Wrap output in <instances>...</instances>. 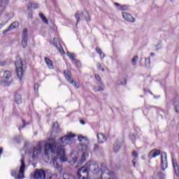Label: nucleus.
Wrapping results in <instances>:
<instances>
[{
  "instance_id": "f257e3e1",
  "label": "nucleus",
  "mask_w": 179,
  "mask_h": 179,
  "mask_svg": "<svg viewBox=\"0 0 179 179\" xmlns=\"http://www.w3.org/2000/svg\"><path fill=\"white\" fill-rule=\"evenodd\" d=\"M75 137V134H69L61 138L57 141L55 139H50L48 143H46L44 145V150L45 156H48L50 152L52 153H57V157H55L52 159V163L54 167L59 169L60 166L58 164V158L61 162H66V157H65V148H64V143L66 141H71L72 138Z\"/></svg>"
},
{
  "instance_id": "f03ea898",
  "label": "nucleus",
  "mask_w": 179,
  "mask_h": 179,
  "mask_svg": "<svg viewBox=\"0 0 179 179\" xmlns=\"http://www.w3.org/2000/svg\"><path fill=\"white\" fill-rule=\"evenodd\" d=\"M20 163H21V166L20 167L19 172L17 171V170L11 171V176L12 177H15V179L24 178V169H26V164L24 163V157L23 155H22Z\"/></svg>"
},
{
  "instance_id": "7ed1b4c3",
  "label": "nucleus",
  "mask_w": 179,
  "mask_h": 179,
  "mask_svg": "<svg viewBox=\"0 0 179 179\" xmlns=\"http://www.w3.org/2000/svg\"><path fill=\"white\" fill-rule=\"evenodd\" d=\"M16 73L20 80H22L23 78V63L20 57H17V61L15 62Z\"/></svg>"
},
{
  "instance_id": "20e7f679",
  "label": "nucleus",
  "mask_w": 179,
  "mask_h": 179,
  "mask_svg": "<svg viewBox=\"0 0 179 179\" xmlns=\"http://www.w3.org/2000/svg\"><path fill=\"white\" fill-rule=\"evenodd\" d=\"M78 141L81 142L80 143V146L83 153L89 152V139H87V137L83 136H78Z\"/></svg>"
},
{
  "instance_id": "39448f33",
  "label": "nucleus",
  "mask_w": 179,
  "mask_h": 179,
  "mask_svg": "<svg viewBox=\"0 0 179 179\" xmlns=\"http://www.w3.org/2000/svg\"><path fill=\"white\" fill-rule=\"evenodd\" d=\"M77 176L79 179H87V177H89V171L85 166L81 167L77 172Z\"/></svg>"
},
{
  "instance_id": "423d86ee",
  "label": "nucleus",
  "mask_w": 179,
  "mask_h": 179,
  "mask_svg": "<svg viewBox=\"0 0 179 179\" xmlns=\"http://www.w3.org/2000/svg\"><path fill=\"white\" fill-rule=\"evenodd\" d=\"M27 41H29V38L27 37V29L24 28L22 31L21 45L22 48H26L27 47Z\"/></svg>"
},
{
  "instance_id": "0eeeda50",
  "label": "nucleus",
  "mask_w": 179,
  "mask_h": 179,
  "mask_svg": "<svg viewBox=\"0 0 179 179\" xmlns=\"http://www.w3.org/2000/svg\"><path fill=\"white\" fill-rule=\"evenodd\" d=\"M33 178L34 179H45V171L43 169H36Z\"/></svg>"
},
{
  "instance_id": "6e6552de",
  "label": "nucleus",
  "mask_w": 179,
  "mask_h": 179,
  "mask_svg": "<svg viewBox=\"0 0 179 179\" xmlns=\"http://www.w3.org/2000/svg\"><path fill=\"white\" fill-rule=\"evenodd\" d=\"M161 166L162 169L164 171L167 167V153L164 152L161 154Z\"/></svg>"
},
{
  "instance_id": "1a4fd4ad",
  "label": "nucleus",
  "mask_w": 179,
  "mask_h": 179,
  "mask_svg": "<svg viewBox=\"0 0 179 179\" xmlns=\"http://www.w3.org/2000/svg\"><path fill=\"white\" fill-rule=\"evenodd\" d=\"M41 150H43V146L41 144H38L36 146L34 147L32 151V157L34 159L36 156L40 155L41 153Z\"/></svg>"
},
{
  "instance_id": "9d476101",
  "label": "nucleus",
  "mask_w": 179,
  "mask_h": 179,
  "mask_svg": "<svg viewBox=\"0 0 179 179\" xmlns=\"http://www.w3.org/2000/svg\"><path fill=\"white\" fill-rule=\"evenodd\" d=\"M64 76L67 82L69 83H73V79H72V72L70 71L69 69H66L64 71Z\"/></svg>"
},
{
  "instance_id": "9b49d317",
  "label": "nucleus",
  "mask_w": 179,
  "mask_h": 179,
  "mask_svg": "<svg viewBox=\"0 0 179 179\" xmlns=\"http://www.w3.org/2000/svg\"><path fill=\"white\" fill-rule=\"evenodd\" d=\"M8 3H9V0H0V15H2L5 12Z\"/></svg>"
},
{
  "instance_id": "f8f14e48",
  "label": "nucleus",
  "mask_w": 179,
  "mask_h": 179,
  "mask_svg": "<svg viewBox=\"0 0 179 179\" xmlns=\"http://www.w3.org/2000/svg\"><path fill=\"white\" fill-rule=\"evenodd\" d=\"M53 44L55 45V47L57 48V50L59 51V52L61 54H62V55L65 54V51L62 48L61 43L55 38H54V39H53Z\"/></svg>"
},
{
  "instance_id": "ddd939ff",
  "label": "nucleus",
  "mask_w": 179,
  "mask_h": 179,
  "mask_svg": "<svg viewBox=\"0 0 179 179\" xmlns=\"http://www.w3.org/2000/svg\"><path fill=\"white\" fill-rule=\"evenodd\" d=\"M172 164L174 170V173L177 177L179 176V164L177 162V159L172 158Z\"/></svg>"
},
{
  "instance_id": "4468645a",
  "label": "nucleus",
  "mask_w": 179,
  "mask_h": 179,
  "mask_svg": "<svg viewBox=\"0 0 179 179\" xmlns=\"http://www.w3.org/2000/svg\"><path fill=\"white\" fill-rule=\"evenodd\" d=\"M122 17L125 20H127V22H130L131 23L135 22V19L134 17H132V15L128 13H122Z\"/></svg>"
},
{
  "instance_id": "2eb2a0df",
  "label": "nucleus",
  "mask_w": 179,
  "mask_h": 179,
  "mask_svg": "<svg viewBox=\"0 0 179 179\" xmlns=\"http://www.w3.org/2000/svg\"><path fill=\"white\" fill-rule=\"evenodd\" d=\"M161 153L162 151H160V150L153 149L150 152L148 158L153 159V157H157V156H159Z\"/></svg>"
},
{
  "instance_id": "dca6fc26",
  "label": "nucleus",
  "mask_w": 179,
  "mask_h": 179,
  "mask_svg": "<svg viewBox=\"0 0 179 179\" xmlns=\"http://www.w3.org/2000/svg\"><path fill=\"white\" fill-rule=\"evenodd\" d=\"M17 27H19V23L17 21H15L6 30H4L3 33H8V31H10V30H13V29H17Z\"/></svg>"
},
{
  "instance_id": "f3484780",
  "label": "nucleus",
  "mask_w": 179,
  "mask_h": 179,
  "mask_svg": "<svg viewBox=\"0 0 179 179\" xmlns=\"http://www.w3.org/2000/svg\"><path fill=\"white\" fill-rule=\"evenodd\" d=\"M45 62L49 69H54V63L51 59H50V58L45 57Z\"/></svg>"
},
{
  "instance_id": "a211bd4d",
  "label": "nucleus",
  "mask_w": 179,
  "mask_h": 179,
  "mask_svg": "<svg viewBox=\"0 0 179 179\" xmlns=\"http://www.w3.org/2000/svg\"><path fill=\"white\" fill-rule=\"evenodd\" d=\"M121 146H122V142L117 140L113 146L115 153H117L121 149Z\"/></svg>"
},
{
  "instance_id": "6ab92c4d",
  "label": "nucleus",
  "mask_w": 179,
  "mask_h": 179,
  "mask_svg": "<svg viewBox=\"0 0 179 179\" xmlns=\"http://www.w3.org/2000/svg\"><path fill=\"white\" fill-rule=\"evenodd\" d=\"M97 138H98V142L99 143H104V142L107 141L106 136H104V134H97Z\"/></svg>"
},
{
  "instance_id": "aec40b11",
  "label": "nucleus",
  "mask_w": 179,
  "mask_h": 179,
  "mask_svg": "<svg viewBox=\"0 0 179 179\" xmlns=\"http://www.w3.org/2000/svg\"><path fill=\"white\" fill-rule=\"evenodd\" d=\"M83 16V11H77L74 15V17L76 19V24L80 22V17Z\"/></svg>"
},
{
  "instance_id": "412c9836",
  "label": "nucleus",
  "mask_w": 179,
  "mask_h": 179,
  "mask_svg": "<svg viewBox=\"0 0 179 179\" xmlns=\"http://www.w3.org/2000/svg\"><path fill=\"white\" fill-rule=\"evenodd\" d=\"M14 100L17 104H22V95L19 94H15L14 96Z\"/></svg>"
},
{
  "instance_id": "4be33fe9",
  "label": "nucleus",
  "mask_w": 179,
  "mask_h": 179,
  "mask_svg": "<svg viewBox=\"0 0 179 179\" xmlns=\"http://www.w3.org/2000/svg\"><path fill=\"white\" fill-rule=\"evenodd\" d=\"M12 77V73L9 71H4L3 76V79L8 80V79H10V78Z\"/></svg>"
},
{
  "instance_id": "5701e85b",
  "label": "nucleus",
  "mask_w": 179,
  "mask_h": 179,
  "mask_svg": "<svg viewBox=\"0 0 179 179\" xmlns=\"http://www.w3.org/2000/svg\"><path fill=\"white\" fill-rule=\"evenodd\" d=\"M99 86L96 87L94 86V92H103L104 90V85L103 84H98Z\"/></svg>"
},
{
  "instance_id": "b1692460",
  "label": "nucleus",
  "mask_w": 179,
  "mask_h": 179,
  "mask_svg": "<svg viewBox=\"0 0 179 179\" xmlns=\"http://www.w3.org/2000/svg\"><path fill=\"white\" fill-rule=\"evenodd\" d=\"M39 17L42 19V22H43V23H45V24H48V20L44 16V14H43V13H39Z\"/></svg>"
},
{
  "instance_id": "393cba45",
  "label": "nucleus",
  "mask_w": 179,
  "mask_h": 179,
  "mask_svg": "<svg viewBox=\"0 0 179 179\" xmlns=\"http://www.w3.org/2000/svg\"><path fill=\"white\" fill-rule=\"evenodd\" d=\"M138 59H139V57H138V55L134 56L131 59L132 65H134V66L136 65L138 62Z\"/></svg>"
},
{
  "instance_id": "a878e982",
  "label": "nucleus",
  "mask_w": 179,
  "mask_h": 179,
  "mask_svg": "<svg viewBox=\"0 0 179 179\" xmlns=\"http://www.w3.org/2000/svg\"><path fill=\"white\" fill-rule=\"evenodd\" d=\"M94 150H95V152H103V148L100 147L97 144H95L94 146Z\"/></svg>"
},
{
  "instance_id": "bb28decb",
  "label": "nucleus",
  "mask_w": 179,
  "mask_h": 179,
  "mask_svg": "<svg viewBox=\"0 0 179 179\" xmlns=\"http://www.w3.org/2000/svg\"><path fill=\"white\" fill-rule=\"evenodd\" d=\"M67 56L69 57V58H70V59L72 61V62L74 61V59H76V58H75V54L71 53L69 52H67Z\"/></svg>"
},
{
  "instance_id": "cd10ccee",
  "label": "nucleus",
  "mask_w": 179,
  "mask_h": 179,
  "mask_svg": "<svg viewBox=\"0 0 179 179\" xmlns=\"http://www.w3.org/2000/svg\"><path fill=\"white\" fill-rule=\"evenodd\" d=\"M73 64H75L78 68H80L82 66V63H80V60H78L77 59H74V61L72 62Z\"/></svg>"
},
{
  "instance_id": "c85d7f7f",
  "label": "nucleus",
  "mask_w": 179,
  "mask_h": 179,
  "mask_svg": "<svg viewBox=\"0 0 179 179\" xmlns=\"http://www.w3.org/2000/svg\"><path fill=\"white\" fill-rule=\"evenodd\" d=\"M22 126L19 127V130L22 129V128H24V127H26L27 125H29L30 124V122H26V120H24V119L22 120Z\"/></svg>"
},
{
  "instance_id": "c756f323",
  "label": "nucleus",
  "mask_w": 179,
  "mask_h": 179,
  "mask_svg": "<svg viewBox=\"0 0 179 179\" xmlns=\"http://www.w3.org/2000/svg\"><path fill=\"white\" fill-rule=\"evenodd\" d=\"M94 76L96 80L98 82V85H103V83H101V78H100V76L99 74H95Z\"/></svg>"
},
{
  "instance_id": "7c9ffc66",
  "label": "nucleus",
  "mask_w": 179,
  "mask_h": 179,
  "mask_svg": "<svg viewBox=\"0 0 179 179\" xmlns=\"http://www.w3.org/2000/svg\"><path fill=\"white\" fill-rule=\"evenodd\" d=\"M117 85L121 86H125L127 85V80L126 79H122L118 83Z\"/></svg>"
},
{
  "instance_id": "2f4dec72",
  "label": "nucleus",
  "mask_w": 179,
  "mask_h": 179,
  "mask_svg": "<svg viewBox=\"0 0 179 179\" xmlns=\"http://www.w3.org/2000/svg\"><path fill=\"white\" fill-rule=\"evenodd\" d=\"M63 178L64 179H75V176L72 175L64 174Z\"/></svg>"
},
{
  "instance_id": "473e14b6",
  "label": "nucleus",
  "mask_w": 179,
  "mask_h": 179,
  "mask_svg": "<svg viewBox=\"0 0 179 179\" xmlns=\"http://www.w3.org/2000/svg\"><path fill=\"white\" fill-rule=\"evenodd\" d=\"M145 65L147 68H149L150 66V57H147L145 59Z\"/></svg>"
},
{
  "instance_id": "72a5a7b5",
  "label": "nucleus",
  "mask_w": 179,
  "mask_h": 179,
  "mask_svg": "<svg viewBox=\"0 0 179 179\" xmlns=\"http://www.w3.org/2000/svg\"><path fill=\"white\" fill-rule=\"evenodd\" d=\"M96 67L98 69H99V71L104 72L105 69H104V68H103V66H101V64H100L99 62L96 63Z\"/></svg>"
},
{
  "instance_id": "f704fd0d",
  "label": "nucleus",
  "mask_w": 179,
  "mask_h": 179,
  "mask_svg": "<svg viewBox=\"0 0 179 179\" xmlns=\"http://www.w3.org/2000/svg\"><path fill=\"white\" fill-rule=\"evenodd\" d=\"M85 156H86V152H83L81 159H80V163H83V162L86 160V158L85 157Z\"/></svg>"
},
{
  "instance_id": "c9c22d12",
  "label": "nucleus",
  "mask_w": 179,
  "mask_h": 179,
  "mask_svg": "<svg viewBox=\"0 0 179 179\" xmlns=\"http://www.w3.org/2000/svg\"><path fill=\"white\" fill-rule=\"evenodd\" d=\"M120 10H128V6L123 5L120 7Z\"/></svg>"
},
{
  "instance_id": "e433bc0d",
  "label": "nucleus",
  "mask_w": 179,
  "mask_h": 179,
  "mask_svg": "<svg viewBox=\"0 0 179 179\" xmlns=\"http://www.w3.org/2000/svg\"><path fill=\"white\" fill-rule=\"evenodd\" d=\"M157 176L158 177H160L161 179H163L164 177H166V175H164V173H162L161 171L158 172Z\"/></svg>"
},
{
  "instance_id": "4c0bfd02",
  "label": "nucleus",
  "mask_w": 179,
  "mask_h": 179,
  "mask_svg": "<svg viewBox=\"0 0 179 179\" xmlns=\"http://www.w3.org/2000/svg\"><path fill=\"white\" fill-rule=\"evenodd\" d=\"M132 156L133 157H134V159H138V152L136 151H133L132 152Z\"/></svg>"
},
{
  "instance_id": "58836bf2",
  "label": "nucleus",
  "mask_w": 179,
  "mask_h": 179,
  "mask_svg": "<svg viewBox=\"0 0 179 179\" xmlns=\"http://www.w3.org/2000/svg\"><path fill=\"white\" fill-rule=\"evenodd\" d=\"M71 85H73L76 89H79V84H78L75 80H73V83H71Z\"/></svg>"
},
{
  "instance_id": "ea45409f",
  "label": "nucleus",
  "mask_w": 179,
  "mask_h": 179,
  "mask_svg": "<svg viewBox=\"0 0 179 179\" xmlns=\"http://www.w3.org/2000/svg\"><path fill=\"white\" fill-rule=\"evenodd\" d=\"M136 162H138V159L134 158L133 160H132V164H133L134 167H136Z\"/></svg>"
},
{
  "instance_id": "a19ab883",
  "label": "nucleus",
  "mask_w": 179,
  "mask_h": 179,
  "mask_svg": "<svg viewBox=\"0 0 179 179\" xmlns=\"http://www.w3.org/2000/svg\"><path fill=\"white\" fill-rule=\"evenodd\" d=\"M94 174H98V173H100V168L97 167L94 169Z\"/></svg>"
},
{
  "instance_id": "79ce46f5",
  "label": "nucleus",
  "mask_w": 179,
  "mask_h": 179,
  "mask_svg": "<svg viewBox=\"0 0 179 179\" xmlns=\"http://www.w3.org/2000/svg\"><path fill=\"white\" fill-rule=\"evenodd\" d=\"M31 8H33V9H37V8H38V4L37 3H33L31 4Z\"/></svg>"
},
{
  "instance_id": "37998d69",
  "label": "nucleus",
  "mask_w": 179,
  "mask_h": 179,
  "mask_svg": "<svg viewBox=\"0 0 179 179\" xmlns=\"http://www.w3.org/2000/svg\"><path fill=\"white\" fill-rule=\"evenodd\" d=\"M20 139H21L20 136H17L15 138V142H17V143H20Z\"/></svg>"
},
{
  "instance_id": "c03bdc74",
  "label": "nucleus",
  "mask_w": 179,
  "mask_h": 179,
  "mask_svg": "<svg viewBox=\"0 0 179 179\" xmlns=\"http://www.w3.org/2000/svg\"><path fill=\"white\" fill-rule=\"evenodd\" d=\"M87 15L85 17V19L87 22H90V16H89V13H87Z\"/></svg>"
},
{
  "instance_id": "a18cd8bd",
  "label": "nucleus",
  "mask_w": 179,
  "mask_h": 179,
  "mask_svg": "<svg viewBox=\"0 0 179 179\" xmlns=\"http://www.w3.org/2000/svg\"><path fill=\"white\" fill-rule=\"evenodd\" d=\"M96 52L98 53V54H101L103 52L101 51V49H100V48H99V47H96Z\"/></svg>"
},
{
  "instance_id": "49530a36",
  "label": "nucleus",
  "mask_w": 179,
  "mask_h": 179,
  "mask_svg": "<svg viewBox=\"0 0 179 179\" xmlns=\"http://www.w3.org/2000/svg\"><path fill=\"white\" fill-rule=\"evenodd\" d=\"M71 162H72L73 164H75V163H76V162H78V157H73Z\"/></svg>"
},
{
  "instance_id": "de8ad7c7",
  "label": "nucleus",
  "mask_w": 179,
  "mask_h": 179,
  "mask_svg": "<svg viewBox=\"0 0 179 179\" xmlns=\"http://www.w3.org/2000/svg\"><path fill=\"white\" fill-rule=\"evenodd\" d=\"M115 6L120 10V8H121V4L118 3H115Z\"/></svg>"
},
{
  "instance_id": "09e8293b",
  "label": "nucleus",
  "mask_w": 179,
  "mask_h": 179,
  "mask_svg": "<svg viewBox=\"0 0 179 179\" xmlns=\"http://www.w3.org/2000/svg\"><path fill=\"white\" fill-rule=\"evenodd\" d=\"M135 138L136 136L134 134L130 135V139H131V141H135Z\"/></svg>"
},
{
  "instance_id": "8fccbe9b",
  "label": "nucleus",
  "mask_w": 179,
  "mask_h": 179,
  "mask_svg": "<svg viewBox=\"0 0 179 179\" xmlns=\"http://www.w3.org/2000/svg\"><path fill=\"white\" fill-rule=\"evenodd\" d=\"M34 90H36V92H38V84H35L34 85Z\"/></svg>"
},
{
  "instance_id": "3c124183",
  "label": "nucleus",
  "mask_w": 179,
  "mask_h": 179,
  "mask_svg": "<svg viewBox=\"0 0 179 179\" xmlns=\"http://www.w3.org/2000/svg\"><path fill=\"white\" fill-rule=\"evenodd\" d=\"M101 59H103L104 57H106V55L102 52L101 54H99Z\"/></svg>"
},
{
  "instance_id": "603ef678",
  "label": "nucleus",
  "mask_w": 179,
  "mask_h": 179,
  "mask_svg": "<svg viewBox=\"0 0 179 179\" xmlns=\"http://www.w3.org/2000/svg\"><path fill=\"white\" fill-rule=\"evenodd\" d=\"M53 128H58V123L57 122L53 123Z\"/></svg>"
},
{
  "instance_id": "864d4df0",
  "label": "nucleus",
  "mask_w": 179,
  "mask_h": 179,
  "mask_svg": "<svg viewBox=\"0 0 179 179\" xmlns=\"http://www.w3.org/2000/svg\"><path fill=\"white\" fill-rule=\"evenodd\" d=\"M3 153V149L2 148H0V155Z\"/></svg>"
},
{
  "instance_id": "5fc2aeb1",
  "label": "nucleus",
  "mask_w": 179,
  "mask_h": 179,
  "mask_svg": "<svg viewBox=\"0 0 179 179\" xmlns=\"http://www.w3.org/2000/svg\"><path fill=\"white\" fill-rule=\"evenodd\" d=\"M5 62H0V66H3V65H5Z\"/></svg>"
},
{
  "instance_id": "6e6d98bb",
  "label": "nucleus",
  "mask_w": 179,
  "mask_h": 179,
  "mask_svg": "<svg viewBox=\"0 0 179 179\" xmlns=\"http://www.w3.org/2000/svg\"><path fill=\"white\" fill-rule=\"evenodd\" d=\"M80 124H82V125H85V122H84V120H80Z\"/></svg>"
},
{
  "instance_id": "4d7b16f0",
  "label": "nucleus",
  "mask_w": 179,
  "mask_h": 179,
  "mask_svg": "<svg viewBox=\"0 0 179 179\" xmlns=\"http://www.w3.org/2000/svg\"><path fill=\"white\" fill-rule=\"evenodd\" d=\"M175 110L176 113H179L178 109L177 108V105H175Z\"/></svg>"
},
{
  "instance_id": "13d9d810",
  "label": "nucleus",
  "mask_w": 179,
  "mask_h": 179,
  "mask_svg": "<svg viewBox=\"0 0 179 179\" xmlns=\"http://www.w3.org/2000/svg\"><path fill=\"white\" fill-rule=\"evenodd\" d=\"M154 55H155V53H153V52H151V53H150V56H151V57H154Z\"/></svg>"
},
{
  "instance_id": "bf43d9fd",
  "label": "nucleus",
  "mask_w": 179,
  "mask_h": 179,
  "mask_svg": "<svg viewBox=\"0 0 179 179\" xmlns=\"http://www.w3.org/2000/svg\"><path fill=\"white\" fill-rule=\"evenodd\" d=\"M0 29H2V24H0Z\"/></svg>"
},
{
  "instance_id": "052dcab7",
  "label": "nucleus",
  "mask_w": 179,
  "mask_h": 179,
  "mask_svg": "<svg viewBox=\"0 0 179 179\" xmlns=\"http://www.w3.org/2000/svg\"><path fill=\"white\" fill-rule=\"evenodd\" d=\"M178 142H179V134H178Z\"/></svg>"
},
{
  "instance_id": "680f3d73",
  "label": "nucleus",
  "mask_w": 179,
  "mask_h": 179,
  "mask_svg": "<svg viewBox=\"0 0 179 179\" xmlns=\"http://www.w3.org/2000/svg\"><path fill=\"white\" fill-rule=\"evenodd\" d=\"M170 1H171V2H172V3L174 2V0H170Z\"/></svg>"
},
{
  "instance_id": "e2e57ef3",
  "label": "nucleus",
  "mask_w": 179,
  "mask_h": 179,
  "mask_svg": "<svg viewBox=\"0 0 179 179\" xmlns=\"http://www.w3.org/2000/svg\"><path fill=\"white\" fill-rule=\"evenodd\" d=\"M3 83H5V82H6V80H3Z\"/></svg>"
},
{
  "instance_id": "0e129e2a",
  "label": "nucleus",
  "mask_w": 179,
  "mask_h": 179,
  "mask_svg": "<svg viewBox=\"0 0 179 179\" xmlns=\"http://www.w3.org/2000/svg\"><path fill=\"white\" fill-rule=\"evenodd\" d=\"M29 9H30V6H28V10H29Z\"/></svg>"
},
{
  "instance_id": "69168bd1",
  "label": "nucleus",
  "mask_w": 179,
  "mask_h": 179,
  "mask_svg": "<svg viewBox=\"0 0 179 179\" xmlns=\"http://www.w3.org/2000/svg\"><path fill=\"white\" fill-rule=\"evenodd\" d=\"M149 93H150V94H152V92L149 91Z\"/></svg>"
},
{
  "instance_id": "338daca9",
  "label": "nucleus",
  "mask_w": 179,
  "mask_h": 179,
  "mask_svg": "<svg viewBox=\"0 0 179 179\" xmlns=\"http://www.w3.org/2000/svg\"><path fill=\"white\" fill-rule=\"evenodd\" d=\"M145 92H146V90H144Z\"/></svg>"
}]
</instances>
